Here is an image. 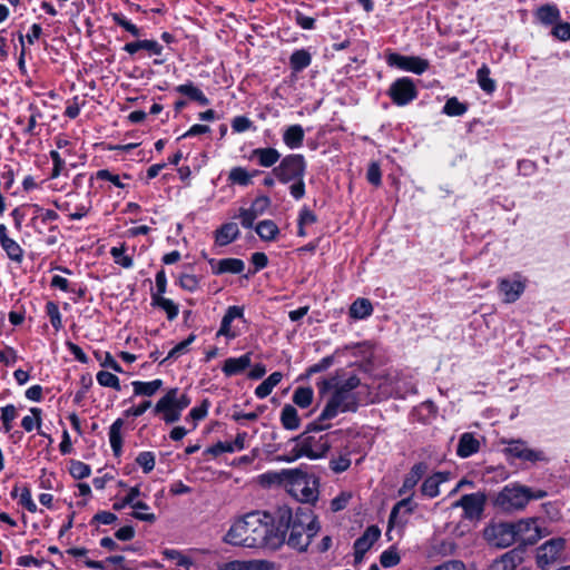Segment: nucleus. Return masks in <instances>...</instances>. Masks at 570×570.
Returning a JSON list of instances; mask_svg holds the SVG:
<instances>
[{"label":"nucleus","instance_id":"obj_14","mask_svg":"<svg viewBox=\"0 0 570 570\" xmlns=\"http://www.w3.org/2000/svg\"><path fill=\"white\" fill-rule=\"evenodd\" d=\"M389 95L395 105L405 106L416 98L417 91L412 79L402 77L391 85Z\"/></svg>","mask_w":570,"mask_h":570},{"label":"nucleus","instance_id":"obj_26","mask_svg":"<svg viewBox=\"0 0 570 570\" xmlns=\"http://www.w3.org/2000/svg\"><path fill=\"white\" fill-rule=\"evenodd\" d=\"M250 159L256 160L262 167H272L281 159V154L272 147L256 148L252 151Z\"/></svg>","mask_w":570,"mask_h":570},{"label":"nucleus","instance_id":"obj_1","mask_svg":"<svg viewBox=\"0 0 570 570\" xmlns=\"http://www.w3.org/2000/svg\"><path fill=\"white\" fill-rule=\"evenodd\" d=\"M285 514L275 518V513L254 511L235 519L223 537V542L233 547L266 549L276 551L281 548V531Z\"/></svg>","mask_w":570,"mask_h":570},{"label":"nucleus","instance_id":"obj_25","mask_svg":"<svg viewBox=\"0 0 570 570\" xmlns=\"http://www.w3.org/2000/svg\"><path fill=\"white\" fill-rule=\"evenodd\" d=\"M252 364L250 353H246L239 357H229L224 362L223 372L226 376H233L242 373Z\"/></svg>","mask_w":570,"mask_h":570},{"label":"nucleus","instance_id":"obj_5","mask_svg":"<svg viewBox=\"0 0 570 570\" xmlns=\"http://www.w3.org/2000/svg\"><path fill=\"white\" fill-rule=\"evenodd\" d=\"M547 495L548 493L544 490L511 482L497 493L493 505L503 512L512 513L524 510L530 501L540 500Z\"/></svg>","mask_w":570,"mask_h":570},{"label":"nucleus","instance_id":"obj_15","mask_svg":"<svg viewBox=\"0 0 570 570\" xmlns=\"http://www.w3.org/2000/svg\"><path fill=\"white\" fill-rule=\"evenodd\" d=\"M387 63L401 70L413 72L415 75L424 73L430 67V63L426 59L415 56H403L400 53L389 55Z\"/></svg>","mask_w":570,"mask_h":570},{"label":"nucleus","instance_id":"obj_37","mask_svg":"<svg viewBox=\"0 0 570 570\" xmlns=\"http://www.w3.org/2000/svg\"><path fill=\"white\" fill-rule=\"evenodd\" d=\"M153 305L166 312L168 320H174L178 315V305L174 301L164 297V295L151 294Z\"/></svg>","mask_w":570,"mask_h":570},{"label":"nucleus","instance_id":"obj_44","mask_svg":"<svg viewBox=\"0 0 570 570\" xmlns=\"http://www.w3.org/2000/svg\"><path fill=\"white\" fill-rule=\"evenodd\" d=\"M2 249L7 253L8 257L13 262H21L23 250L21 246L12 238L4 239L0 243Z\"/></svg>","mask_w":570,"mask_h":570},{"label":"nucleus","instance_id":"obj_7","mask_svg":"<svg viewBox=\"0 0 570 570\" xmlns=\"http://www.w3.org/2000/svg\"><path fill=\"white\" fill-rule=\"evenodd\" d=\"M190 399L186 393H180L177 387H173L161 396L155 405V413L161 414L167 424L177 422L181 412L190 404Z\"/></svg>","mask_w":570,"mask_h":570},{"label":"nucleus","instance_id":"obj_38","mask_svg":"<svg viewBox=\"0 0 570 570\" xmlns=\"http://www.w3.org/2000/svg\"><path fill=\"white\" fill-rule=\"evenodd\" d=\"M312 62V57L305 49L295 50L289 57V65L293 71L299 72Z\"/></svg>","mask_w":570,"mask_h":570},{"label":"nucleus","instance_id":"obj_45","mask_svg":"<svg viewBox=\"0 0 570 570\" xmlns=\"http://www.w3.org/2000/svg\"><path fill=\"white\" fill-rule=\"evenodd\" d=\"M313 390L311 387H297L293 394V402L302 407L306 409L312 404Z\"/></svg>","mask_w":570,"mask_h":570},{"label":"nucleus","instance_id":"obj_24","mask_svg":"<svg viewBox=\"0 0 570 570\" xmlns=\"http://www.w3.org/2000/svg\"><path fill=\"white\" fill-rule=\"evenodd\" d=\"M247 438L246 432H240L236 435L234 441L218 442L209 449V452L214 455L222 453H233L245 449V441Z\"/></svg>","mask_w":570,"mask_h":570},{"label":"nucleus","instance_id":"obj_8","mask_svg":"<svg viewBox=\"0 0 570 570\" xmlns=\"http://www.w3.org/2000/svg\"><path fill=\"white\" fill-rule=\"evenodd\" d=\"M501 443L505 445L502 452L508 459H518L530 463L547 461V455L542 450L529 446L524 440L503 439Z\"/></svg>","mask_w":570,"mask_h":570},{"label":"nucleus","instance_id":"obj_59","mask_svg":"<svg viewBox=\"0 0 570 570\" xmlns=\"http://www.w3.org/2000/svg\"><path fill=\"white\" fill-rule=\"evenodd\" d=\"M277 566L275 562L265 559H253L247 560L248 570H276Z\"/></svg>","mask_w":570,"mask_h":570},{"label":"nucleus","instance_id":"obj_19","mask_svg":"<svg viewBox=\"0 0 570 570\" xmlns=\"http://www.w3.org/2000/svg\"><path fill=\"white\" fill-rule=\"evenodd\" d=\"M485 494L482 492H475L471 494L463 495L459 501H456L453 507H460L464 511V515L468 519L479 518L485 504Z\"/></svg>","mask_w":570,"mask_h":570},{"label":"nucleus","instance_id":"obj_49","mask_svg":"<svg viewBox=\"0 0 570 570\" xmlns=\"http://www.w3.org/2000/svg\"><path fill=\"white\" fill-rule=\"evenodd\" d=\"M195 340H196V335L195 334H190L186 340H184L183 342H180L177 345H175L169 351L168 355L166 356V358L161 363H164L166 361H169V360H176V358L180 357L181 355H184L188 351L189 345Z\"/></svg>","mask_w":570,"mask_h":570},{"label":"nucleus","instance_id":"obj_40","mask_svg":"<svg viewBox=\"0 0 570 570\" xmlns=\"http://www.w3.org/2000/svg\"><path fill=\"white\" fill-rule=\"evenodd\" d=\"M163 556L167 560L174 561L177 567H180L185 570H188L194 564V561L188 556L176 549H165L163 551Z\"/></svg>","mask_w":570,"mask_h":570},{"label":"nucleus","instance_id":"obj_61","mask_svg":"<svg viewBox=\"0 0 570 570\" xmlns=\"http://www.w3.org/2000/svg\"><path fill=\"white\" fill-rule=\"evenodd\" d=\"M96 178L100 180L110 181L118 188H125V184L121 183L119 175L112 174L108 169H100L96 173Z\"/></svg>","mask_w":570,"mask_h":570},{"label":"nucleus","instance_id":"obj_62","mask_svg":"<svg viewBox=\"0 0 570 570\" xmlns=\"http://www.w3.org/2000/svg\"><path fill=\"white\" fill-rule=\"evenodd\" d=\"M271 205V199L267 196H258L249 207L257 216L263 215Z\"/></svg>","mask_w":570,"mask_h":570},{"label":"nucleus","instance_id":"obj_41","mask_svg":"<svg viewBox=\"0 0 570 570\" xmlns=\"http://www.w3.org/2000/svg\"><path fill=\"white\" fill-rule=\"evenodd\" d=\"M30 413H31V415H26L21 420V426L23 428V430L26 432H31L35 429L40 430L41 422H42V419H41L42 411H41V409H39V407H31L30 409Z\"/></svg>","mask_w":570,"mask_h":570},{"label":"nucleus","instance_id":"obj_21","mask_svg":"<svg viewBox=\"0 0 570 570\" xmlns=\"http://www.w3.org/2000/svg\"><path fill=\"white\" fill-rule=\"evenodd\" d=\"M381 530L376 525L368 527L362 537L354 542L355 560H362L364 554L372 548V546L380 539Z\"/></svg>","mask_w":570,"mask_h":570},{"label":"nucleus","instance_id":"obj_20","mask_svg":"<svg viewBox=\"0 0 570 570\" xmlns=\"http://www.w3.org/2000/svg\"><path fill=\"white\" fill-rule=\"evenodd\" d=\"M451 480V473L439 471L428 476L421 484L420 492L422 497L433 499L440 494V485Z\"/></svg>","mask_w":570,"mask_h":570},{"label":"nucleus","instance_id":"obj_53","mask_svg":"<svg viewBox=\"0 0 570 570\" xmlns=\"http://www.w3.org/2000/svg\"><path fill=\"white\" fill-rule=\"evenodd\" d=\"M136 462L144 473H149L155 468V454L149 451L140 452L136 458Z\"/></svg>","mask_w":570,"mask_h":570},{"label":"nucleus","instance_id":"obj_13","mask_svg":"<svg viewBox=\"0 0 570 570\" xmlns=\"http://www.w3.org/2000/svg\"><path fill=\"white\" fill-rule=\"evenodd\" d=\"M485 540L499 548H507L515 542V532L512 522H499L484 529Z\"/></svg>","mask_w":570,"mask_h":570},{"label":"nucleus","instance_id":"obj_43","mask_svg":"<svg viewBox=\"0 0 570 570\" xmlns=\"http://www.w3.org/2000/svg\"><path fill=\"white\" fill-rule=\"evenodd\" d=\"M2 428L6 433L10 432L12 429V422L18 416V410L13 404H7L0 409Z\"/></svg>","mask_w":570,"mask_h":570},{"label":"nucleus","instance_id":"obj_32","mask_svg":"<svg viewBox=\"0 0 570 570\" xmlns=\"http://www.w3.org/2000/svg\"><path fill=\"white\" fill-rule=\"evenodd\" d=\"M537 19L543 24H552L559 21L560 11L556 4H544L537 9Z\"/></svg>","mask_w":570,"mask_h":570},{"label":"nucleus","instance_id":"obj_55","mask_svg":"<svg viewBox=\"0 0 570 570\" xmlns=\"http://www.w3.org/2000/svg\"><path fill=\"white\" fill-rule=\"evenodd\" d=\"M140 495V488L139 487H132L129 489L128 493L124 499H121L119 502H116L114 504V509L121 510L127 505H130L131 508L137 502V498Z\"/></svg>","mask_w":570,"mask_h":570},{"label":"nucleus","instance_id":"obj_58","mask_svg":"<svg viewBox=\"0 0 570 570\" xmlns=\"http://www.w3.org/2000/svg\"><path fill=\"white\" fill-rule=\"evenodd\" d=\"M400 556L394 548H390L382 552L380 562L384 568H392L400 562Z\"/></svg>","mask_w":570,"mask_h":570},{"label":"nucleus","instance_id":"obj_16","mask_svg":"<svg viewBox=\"0 0 570 570\" xmlns=\"http://www.w3.org/2000/svg\"><path fill=\"white\" fill-rule=\"evenodd\" d=\"M498 288L504 303H514L520 298L525 289V279L519 274H514L510 277H503L499 281Z\"/></svg>","mask_w":570,"mask_h":570},{"label":"nucleus","instance_id":"obj_63","mask_svg":"<svg viewBox=\"0 0 570 570\" xmlns=\"http://www.w3.org/2000/svg\"><path fill=\"white\" fill-rule=\"evenodd\" d=\"M556 38L566 41L570 39V23L560 22L557 23L552 30Z\"/></svg>","mask_w":570,"mask_h":570},{"label":"nucleus","instance_id":"obj_4","mask_svg":"<svg viewBox=\"0 0 570 570\" xmlns=\"http://www.w3.org/2000/svg\"><path fill=\"white\" fill-rule=\"evenodd\" d=\"M426 470L428 465L423 462H419L414 464L410 472L405 475L402 487L399 490V494L404 498L393 507L389 518L386 534L390 537V539H392L391 533L394 530H396L397 534H400L404 523L406 522L405 517L411 514L414 510L415 505L412 501L413 490L426 473Z\"/></svg>","mask_w":570,"mask_h":570},{"label":"nucleus","instance_id":"obj_30","mask_svg":"<svg viewBox=\"0 0 570 570\" xmlns=\"http://www.w3.org/2000/svg\"><path fill=\"white\" fill-rule=\"evenodd\" d=\"M124 426V420L117 419L109 428V442L115 455H120L122 448V435L121 430Z\"/></svg>","mask_w":570,"mask_h":570},{"label":"nucleus","instance_id":"obj_57","mask_svg":"<svg viewBox=\"0 0 570 570\" xmlns=\"http://www.w3.org/2000/svg\"><path fill=\"white\" fill-rule=\"evenodd\" d=\"M46 311L52 327L57 331L60 330L62 327V320L57 304L53 302H48L46 304Z\"/></svg>","mask_w":570,"mask_h":570},{"label":"nucleus","instance_id":"obj_2","mask_svg":"<svg viewBox=\"0 0 570 570\" xmlns=\"http://www.w3.org/2000/svg\"><path fill=\"white\" fill-rule=\"evenodd\" d=\"M325 406L320 414V421L332 420L346 412H355L360 404L374 402L375 397L367 395V387L361 384L357 376L341 379L331 376L317 383Z\"/></svg>","mask_w":570,"mask_h":570},{"label":"nucleus","instance_id":"obj_33","mask_svg":"<svg viewBox=\"0 0 570 570\" xmlns=\"http://www.w3.org/2000/svg\"><path fill=\"white\" fill-rule=\"evenodd\" d=\"M289 469H283L278 472H266L258 475V483L263 487H272L274 484L282 485L285 489L287 473Z\"/></svg>","mask_w":570,"mask_h":570},{"label":"nucleus","instance_id":"obj_35","mask_svg":"<svg viewBox=\"0 0 570 570\" xmlns=\"http://www.w3.org/2000/svg\"><path fill=\"white\" fill-rule=\"evenodd\" d=\"M176 91L187 96L189 99L197 101L202 106L209 105V99L204 95V92L194 86L191 82L179 85L176 88Z\"/></svg>","mask_w":570,"mask_h":570},{"label":"nucleus","instance_id":"obj_64","mask_svg":"<svg viewBox=\"0 0 570 570\" xmlns=\"http://www.w3.org/2000/svg\"><path fill=\"white\" fill-rule=\"evenodd\" d=\"M218 570H248L247 560H233L217 566Z\"/></svg>","mask_w":570,"mask_h":570},{"label":"nucleus","instance_id":"obj_51","mask_svg":"<svg viewBox=\"0 0 570 570\" xmlns=\"http://www.w3.org/2000/svg\"><path fill=\"white\" fill-rule=\"evenodd\" d=\"M111 19L117 26L124 28L126 31L130 32L134 37L140 36L139 28L136 24H134L132 22H130L124 14L115 12L111 14Z\"/></svg>","mask_w":570,"mask_h":570},{"label":"nucleus","instance_id":"obj_6","mask_svg":"<svg viewBox=\"0 0 570 570\" xmlns=\"http://www.w3.org/2000/svg\"><path fill=\"white\" fill-rule=\"evenodd\" d=\"M285 490L294 499L303 503H315L318 499V479L299 469H289Z\"/></svg>","mask_w":570,"mask_h":570},{"label":"nucleus","instance_id":"obj_34","mask_svg":"<svg viewBox=\"0 0 570 570\" xmlns=\"http://www.w3.org/2000/svg\"><path fill=\"white\" fill-rule=\"evenodd\" d=\"M282 379L283 374L281 372L272 373L255 389V395L261 400L267 397L272 393L273 389L282 381Z\"/></svg>","mask_w":570,"mask_h":570},{"label":"nucleus","instance_id":"obj_56","mask_svg":"<svg viewBox=\"0 0 570 570\" xmlns=\"http://www.w3.org/2000/svg\"><path fill=\"white\" fill-rule=\"evenodd\" d=\"M351 465V460L348 458V453H340L336 458H333L330 461V466L335 473H341L346 471Z\"/></svg>","mask_w":570,"mask_h":570},{"label":"nucleus","instance_id":"obj_42","mask_svg":"<svg viewBox=\"0 0 570 570\" xmlns=\"http://www.w3.org/2000/svg\"><path fill=\"white\" fill-rule=\"evenodd\" d=\"M253 176L244 167H234L229 171L228 179L233 184L248 186L252 183Z\"/></svg>","mask_w":570,"mask_h":570},{"label":"nucleus","instance_id":"obj_27","mask_svg":"<svg viewBox=\"0 0 570 570\" xmlns=\"http://www.w3.org/2000/svg\"><path fill=\"white\" fill-rule=\"evenodd\" d=\"M239 236V229L236 223H225L215 233V242L219 246H226L233 243Z\"/></svg>","mask_w":570,"mask_h":570},{"label":"nucleus","instance_id":"obj_47","mask_svg":"<svg viewBox=\"0 0 570 570\" xmlns=\"http://www.w3.org/2000/svg\"><path fill=\"white\" fill-rule=\"evenodd\" d=\"M97 382L99 385L104 387H110L116 391H120V382L119 379L111 372L108 371H99L96 375Z\"/></svg>","mask_w":570,"mask_h":570},{"label":"nucleus","instance_id":"obj_17","mask_svg":"<svg viewBox=\"0 0 570 570\" xmlns=\"http://www.w3.org/2000/svg\"><path fill=\"white\" fill-rule=\"evenodd\" d=\"M380 392L377 397H405L409 394H415L416 389L411 383H405L402 380L397 379L394 381L393 377H386L384 379L379 385H377Z\"/></svg>","mask_w":570,"mask_h":570},{"label":"nucleus","instance_id":"obj_50","mask_svg":"<svg viewBox=\"0 0 570 570\" xmlns=\"http://www.w3.org/2000/svg\"><path fill=\"white\" fill-rule=\"evenodd\" d=\"M132 509L135 511L132 512L131 515L135 519L140 520V521H145V522H149V523H153V522L156 521V515L154 513H151V512H148L149 507L145 502L137 501L135 503V505L132 507Z\"/></svg>","mask_w":570,"mask_h":570},{"label":"nucleus","instance_id":"obj_48","mask_svg":"<svg viewBox=\"0 0 570 570\" xmlns=\"http://www.w3.org/2000/svg\"><path fill=\"white\" fill-rule=\"evenodd\" d=\"M125 250L126 249L124 245L119 247H111L110 255L117 265H120L124 268H130L134 265V261L131 256L125 253Z\"/></svg>","mask_w":570,"mask_h":570},{"label":"nucleus","instance_id":"obj_10","mask_svg":"<svg viewBox=\"0 0 570 570\" xmlns=\"http://www.w3.org/2000/svg\"><path fill=\"white\" fill-rule=\"evenodd\" d=\"M306 161L303 155L292 154L284 157L279 165L274 168V174L283 184L304 178Z\"/></svg>","mask_w":570,"mask_h":570},{"label":"nucleus","instance_id":"obj_23","mask_svg":"<svg viewBox=\"0 0 570 570\" xmlns=\"http://www.w3.org/2000/svg\"><path fill=\"white\" fill-rule=\"evenodd\" d=\"M212 272L216 275L229 273V274H240L245 269V263L239 258H223V259H214L210 258L208 261Z\"/></svg>","mask_w":570,"mask_h":570},{"label":"nucleus","instance_id":"obj_54","mask_svg":"<svg viewBox=\"0 0 570 570\" xmlns=\"http://www.w3.org/2000/svg\"><path fill=\"white\" fill-rule=\"evenodd\" d=\"M178 285L183 289L193 293L199 287V278L196 275L184 273L178 278Z\"/></svg>","mask_w":570,"mask_h":570},{"label":"nucleus","instance_id":"obj_28","mask_svg":"<svg viewBox=\"0 0 570 570\" xmlns=\"http://www.w3.org/2000/svg\"><path fill=\"white\" fill-rule=\"evenodd\" d=\"M304 129L301 125H292L283 132V141L291 149H297L304 141Z\"/></svg>","mask_w":570,"mask_h":570},{"label":"nucleus","instance_id":"obj_39","mask_svg":"<svg viewBox=\"0 0 570 570\" xmlns=\"http://www.w3.org/2000/svg\"><path fill=\"white\" fill-rule=\"evenodd\" d=\"M255 229H256L257 235L263 240H267V242H272V240L276 239L277 235L279 234V228L271 219H265V220L259 222L256 225Z\"/></svg>","mask_w":570,"mask_h":570},{"label":"nucleus","instance_id":"obj_11","mask_svg":"<svg viewBox=\"0 0 570 570\" xmlns=\"http://www.w3.org/2000/svg\"><path fill=\"white\" fill-rule=\"evenodd\" d=\"M566 541L562 538H553L541 544L537 549V564L540 569L546 570L553 563L561 561Z\"/></svg>","mask_w":570,"mask_h":570},{"label":"nucleus","instance_id":"obj_46","mask_svg":"<svg viewBox=\"0 0 570 570\" xmlns=\"http://www.w3.org/2000/svg\"><path fill=\"white\" fill-rule=\"evenodd\" d=\"M478 83L481 89L488 94H492L495 90V82L490 78V69L487 66H482L476 72Z\"/></svg>","mask_w":570,"mask_h":570},{"label":"nucleus","instance_id":"obj_22","mask_svg":"<svg viewBox=\"0 0 570 570\" xmlns=\"http://www.w3.org/2000/svg\"><path fill=\"white\" fill-rule=\"evenodd\" d=\"M481 438L472 432H464L460 435L456 454L462 459L470 458L479 452Z\"/></svg>","mask_w":570,"mask_h":570},{"label":"nucleus","instance_id":"obj_60","mask_svg":"<svg viewBox=\"0 0 570 570\" xmlns=\"http://www.w3.org/2000/svg\"><path fill=\"white\" fill-rule=\"evenodd\" d=\"M19 503L31 513L37 511V504L32 500L31 492L28 488L21 489L19 493Z\"/></svg>","mask_w":570,"mask_h":570},{"label":"nucleus","instance_id":"obj_52","mask_svg":"<svg viewBox=\"0 0 570 570\" xmlns=\"http://www.w3.org/2000/svg\"><path fill=\"white\" fill-rule=\"evenodd\" d=\"M466 111V106L460 102L455 97L448 99L443 107V112L448 116H462Z\"/></svg>","mask_w":570,"mask_h":570},{"label":"nucleus","instance_id":"obj_12","mask_svg":"<svg viewBox=\"0 0 570 570\" xmlns=\"http://www.w3.org/2000/svg\"><path fill=\"white\" fill-rule=\"evenodd\" d=\"M513 523L515 542L521 544H534L544 533L538 518H524Z\"/></svg>","mask_w":570,"mask_h":570},{"label":"nucleus","instance_id":"obj_9","mask_svg":"<svg viewBox=\"0 0 570 570\" xmlns=\"http://www.w3.org/2000/svg\"><path fill=\"white\" fill-rule=\"evenodd\" d=\"M330 449V443L326 436L315 438L312 435L301 436L293 449L294 455L286 458L284 461L291 462L301 456L308 459H320L326 454Z\"/></svg>","mask_w":570,"mask_h":570},{"label":"nucleus","instance_id":"obj_18","mask_svg":"<svg viewBox=\"0 0 570 570\" xmlns=\"http://www.w3.org/2000/svg\"><path fill=\"white\" fill-rule=\"evenodd\" d=\"M236 320L245 322L244 307L236 305L229 306L222 318L216 336H224L227 340H234L239 335V331L233 325V322Z\"/></svg>","mask_w":570,"mask_h":570},{"label":"nucleus","instance_id":"obj_3","mask_svg":"<svg viewBox=\"0 0 570 570\" xmlns=\"http://www.w3.org/2000/svg\"><path fill=\"white\" fill-rule=\"evenodd\" d=\"M285 514L283 527H278L281 531V547L287 543L288 547L305 551L311 544L314 537L321 530V524L311 509L298 508L295 512L286 505L279 507L275 512V518Z\"/></svg>","mask_w":570,"mask_h":570},{"label":"nucleus","instance_id":"obj_31","mask_svg":"<svg viewBox=\"0 0 570 570\" xmlns=\"http://www.w3.org/2000/svg\"><path fill=\"white\" fill-rule=\"evenodd\" d=\"M373 313V306L367 298H357L353 302L350 307V316L354 320H364L371 316Z\"/></svg>","mask_w":570,"mask_h":570},{"label":"nucleus","instance_id":"obj_29","mask_svg":"<svg viewBox=\"0 0 570 570\" xmlns=\"http://www.w3.org/2000/svg\"><path fill=\"white\" fill-rule=\"evenodd\" d=\"M163 381L160 379H156L149 382L142 381H134L131 382V386L134 389V395L139 396H153L155 395L161 387Z\"/></svg>","mask_w":570,"mask_h":570},{"label":"nucleus","instance_id":"obj_36","mask_svg":"<svg viewBox=\"0 0 570 570\" xmlns=\"http://www.w3.org/2000/svg\"><path fill=\"white\" fill-rule=\"evenodd\" d=\"M281 422L286 430L298 429L301 420L297 410L293 405L286 404L281 412Z\"/></svg>","mask_w":570,"mask_h":570}]
</instances>
